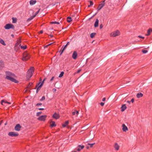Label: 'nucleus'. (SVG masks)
I'll list each match as a JSON object with an SVG mask.
<instances>
[{"label":"nucleus","mask_w":152,"mask_h":152,"mask_svg":"<svg viewBox=\"0 0 152 152\" xmlns=\"http://www.w3.org/2000/svg\"><path fill=\"white\" fill-rule=\"evenodd\" d=\"M4 102L5 103L8 104H11V102H7V101H6L4 99H3V100H1V104L2 105H3V103H4Z\"/></svg>","instance_id":"nucleus-20"},{"label":"nucleus","mask_w":152,"mask_h":152,"mask_svg":"<svg viewBox=\"0 0 152 152\" xmlns=\"http://www.w3.org/2000/svg\"><path fill=\"white\" fill-rule=\"evenodd\" d=\"M42 86L41 85H40L39 86H37V85H36V86L34 89H37L36 93H38V92L41 89Z\"/></svg>","instance_id":"nucleus-11"},{"label":"nucleus","mask_w":152,"mask_h":152,"mask_svg":"<svg viewBox=\"0 0 152 152\" xmlns=\"http://www.w3.org/2000/svg\"><path fill=\"white\" fill-rule=\"evenodd\" d=\"M37 109L39 110H44V108H38Z\"/></svg>","instance_id":"nucleus-58"},{"label":"nucleus","mask_w":152,"mask_h":152,"mask_svg":"<svg viewBox=\"0 0 152 152\" xmlns=\"http://www.w3.org/2000/svg\"><path fill=\"white\" fill-rule=\"evenodd\" d=\"M43 30H41L39 32V34H42L43 33Z\"/></svg>","instance_id":"nucleus-55"},{"label":"nucleus","mask_w":152,"mask_h":152,"mask_svg":"<svg viewBox=\"0 0 152 152\" xmlns=\"http://www.w3.org/2000/svg\"><path fill=\"white\" fill-rule=\"evenodd\" d=\"M40 10V8L39 9V10L35 13V14L34 15V16H35V17L36 16V15L38 14Z\"/></svg>","instance_id":"nucleus-42"},{"label":"nucleus","mask_w":152,"mask_h":152,"mask_svg":"<svg viewBox=\"0 0 152 152\" xmlns=\"http://www.w3.org/2000/svg\"><path fill=\"white\" fill-rule=\"evenodd\" d=\"M69 121H66L64 124H62V126L63 128L65 127L69 124Z\"/></svg>","instance_id":"nucleus-21"},{"label":"nucleus","mask_w":152,"mask_h":152,"mask_svg":"<svg viewBox=\"0 0 152 152\" xmlns=\"http://www.w3.org/2000/svg\"><path fill=\"white\" fill-rule=\"evenodd\" d=\"M137 97L140 98L143 96V94L141 93H138L137 94Z\"/></svg>","instance_id":"nucleus-26"},{"label":"nucleus","mask_w":152,"mask_h":152,"mask_svg":"<svg viewBox=\"0 0 152 152\" xmlns=\"http://www.w3.org/2000/svg\"><path fill=\"white\" fill-rule=\"evenodd\" d=\"M21 127L20 124H17L15 127V129L16 131H19L20 130Z\"/></svg>","instance_id":"nucleus-9"},{"label":"nucleus","mask_w":152,"mask_h":152,"mask_svg":"<svg viewBox=\"0 0 152 152\" xmlns=\"http://www.w3.org/2000/svg\"><path fill=\"white\" fill-rule=\"evenodd\" d=\"M34 68L33 66H31L28 70L26 75V77L28 80H29L33 75L34 72Z\"/></svg>","instance_id":"nucleus-2"},{"label":"nucleus","mask_w":152,"mask_h":152,"mask_svg":"<svg viewBox=\"0 0 152 152\" xmlns=\"http://www.w3.org/2000/svg\"><path fill=\"white\" fill-rule=\"evenodd\" d=\"M35 17V16H32L28 18L27 20V22H28L29 21L31 20L32 19H33Z\"/></svg>","instance_id":"nucleus-34"},{"label":"nucleus","mask_w":152,"mask_h":152,"mask_svg":"<svg viewBox=\"0 0 152 152\" xmlns=\"http://www.w3.org/2000/svg\"><path fill=\"white\" fill-rule=\"evenodd\" d=\"M114 147L116 151H118L119 149V146L117 143H115Z\"/></svg>","instance_id":"nucleus-19"},{"label":"nucleus","mask_w":152,"mask_h":152,"mask_svg":"<svg viewBox=\"0 0 152 152\" xmlns=\"http://www.w3.org/2000/svg\"><path fill=\"white\" fill-rule=\"evenodd\" d=\"M78 114L79 112L75 110H74V111L72 112V115H78Z\"/></svg>","instance_id":"nucleus-27"},{"label":"nucleus","mask_w":152,"mask_h":152,"mask_svg":"<svg viewBox=\"0 0 152 152\" xmlns=\"http://www.w3.org/2000/svg\"><path fill=\"white\" fill-rule=\"evenodd\" d=\"M138 37L140 38H141L142 39H144V37H142L141 35H139L138 36Z\"/></svg>","instance_id":"nucleus-51"},{"label":"nucleus","mask_w":152,"mask_h":152,"mask_svg":"<svg viewBox=\"0 0 152 152\" xmlns=\"http://www.w3.org/2000/svg\"><path fill=\"white\" fill-rule=\"evenodd\" d=\"M20 45L19 46H15V45L14 47V50H15L16 51H17L18 50L20 49Z\"/></svg>","instance_id":"nucleus-31"},{"label":"nucleus","mask_w":152,"mask_h":152,"mask_svg":"<svg viewBox=\"0 0 152 152\" xmlns=\"http://www.w3.org/2000/svg\"><path fill=\"white\" fill-rule=\"evenodd\" d=\"M99 104L101 106H103L104 104V103L103 102H101Z\"/></svg>","instance_id":"nucleus-48"},{"label":"nucleus","mask_w":152,"mask_h":152,"mask_svg":"<svg viewBox=\"0 0 152 152\" xmlns=\"http://www.w3.org/2000/svg\"><path fill=\"white\" fill-rule=\"evenodd\" d=\"M106 100V98L105 97L103 98L102 99V101L104 102Z\"/></svg>","instance_id":"nucleus-59"},{"label":"nucleus","mask_w":152,"mask_h":152,"mask_svg":"<svg viewBox=\"0 0 152 152\" xmlns=\"http://www.w3.org/2000/svg\"><path fill=\"white\" fill-rule=\"evenodd\" d=\"M96 34V33L94 32L91 33L90 35V37L91 38H93L94 37Z\"/></svg>","instance_id":"nucleus-29"},{"label":"nucleus","mask_w":152,"mask_h":152,"mask_svg":"<svg viewBox=\"0 0 152 152\" xmlns=\"http://www.w3.org/2000/svg\"><path fill=\"white\" fill-rule=\"evenodd\" d=\"M97 13H98V12L96 13L95 14H94L93 16H92L90 18H89V19L90 20V19H91L93 17H94L97 14Z\"/></svg>","instance_id":"nucleus-45"},{"label":"nucleus","mask_w":152,"mask_h":152,"mask_svg":"<svg viewBox=\"0 0 152 152\" xmlns=\"http://www.w3.org/2000/svg\"><path fill=\"white\" fill-rule=\"evenodd\" d=\"M20 48L23 50H25L27 48V46L26 45H25L24 46H21V44L20 45Z\"/></svg>","instance_id":"nucleus-30"},{"label":"nucleus","mask_w":152,"mask_h":152,"mask_svg":"<svg viewBox=\"0 0 152 152\" xmlns=\"http://www.w3.org/2000/svg\"><path fill=\"white\" fill-rule=\"evenodd\" d=\"M77 150L78 151H80L81 150H82L84 148V146L83 145H79L77 146Z\"/></svg>","instance_id":"nucleus-15"},{"label":"nucleus","mask_w":152,"mask_h":152,"mask_svg":"<svg viewBox=\"0 0 152 152\" xmlns=\"http://www.w3.org/2000/svg\"><path fill=\"white\" fill-rule=\"evenodd\" d=\"M103 26L102 24H101L100 25V29H101L103 27Z\"/></svg>","instance_id":"nucleus-50"},{"label":"nucleus","mask_w":152,"mask_h":152,"mask_svg":"<svg viewBox=\"0 0 152 152\" xmlns=\"http://www.w3.org/2000/svg\"><path fill=\"white\" fill-rule=\"evenodd\" d=\"M52 117L53 118L57 119L60 118V116L58 114L56 113H55L53 114Z\"/></svg>","instance_id":"nucleus-8"},{"label":"nucleus","mask_w":152,"mask_h":152,"mask_svg":"<svg viewBox=\"0 0 152 152\" xmlns=\"http://www.w3.org/2000/svg\"><path fill=\"white\" fill-rule=\"evenodd\" d=\"M47 115H42L37 118V120L41 121H45L46 120V118L47 117Z\"/></svg>","instance_id":"nucleus-7"},{"label":"nucleus","mask_w":152,"mask_h":152,"mask_svg":"<svg viewBox=\"0 0 152 152\" xmlns=\"http://www.w3.org/2000/svg\"><path fill=\"white\" fill-rule=\"evenodd\" d=\"M96 10H97V11L98 12L99 10H101V9L99 8L98 7H97L96 9Z\"/></svg>","instance_id":"nucleus-60"},{"label":"nucleus","mask_w":152,"mask_h":152,"mask_svg":"<svg viewBox=\"0 0 152 152\" xmlns=\"http://www.w3.org/2000/svg\"><path fill=\"white\" fill-rule=\"evenodd\" d=\"M12 23H15L17 22V19L16 18L12 17Z\"/></svg>","instance_id":"nucleus-28"},{"label":"nucleus","mask_w":152,"mask_h":152,"mask_svg":"<svg viewBox=\"0 0 152 152\" xmlns=\"http://www.w3.org/2000/svg\"><path fill=\"white\" fill-rule=\"evenodd\" d=\"M3 120H2L0 121V124H1L3 123Z\"/></svg>","instance_id":"nucleus-63"},{"label":"nucleus","mask_w":152,"mask_h":152,"mask_svg":"<svg viewBox=\"0 0 152 152\" xmlns=\"http://www.w3.org/2000/svg\"><path fill=\"white\" fill-rule=\"evenodd\" d=\"M48 36H49V38H51V37H53V35H51V34H50V35H49Z\"/></svg>","instance_id":"nucleus-52"},{"label":"nucleus","mask_w":152,"mask_h":152,"mask_svg":"<svg viewBox=\"0 0 152 152\" xmlns=\"http://www.w3.org/2000/svg\"><path fill=\"white\" fill-rule=\"evenodd\" d=\"M45 99V96H43L42 98L40 99V101H42L44 100Z\"/></svg>","instance_id":"nucleus-41"},{"label":"nucleus","mask_w":152,"mask_h":152,"mask_svg":"<svg viewBox=\"0 0 152 152\" xmlns=\"http://www.w3.org/2000/svg\"><path fill=\"white\" fill-rule=\"evenodd\" d=\"M31 56L29 53H25L23 54V56L22 58V60L23 61H27L30 59Z\"/></svg>","instance_id":"nucleus-3"},{"label":"nucleus","mask_w":152,"mask_h":152,"mask_svg":"<svg viewBox=\"0 0 152 152\" xmlns=\"http://www.w3.org/2000/svg\"><path fill=\"white\" fill-rule=\"evenodd\" d=\"M50 127L51 128H52L53 127L56 126V124L55 123V122L54 121H51L50 123Z\"/></svg>","instance_id":"nucleus-13"},{"label":"nucleus","mask_w":152,"mask_h":152,"mask_svg":"<svg viewBox=\"0 0 152 152\" xmlns=\"http://www.w3.org/2000/svg\"><path fill=\"white\" fill-rule=\"evenodd\" d=\"M130 101H131V102H132V103H133L134 101V98H132L131 99Z\"/></svg>","instance_id":"nucleus-53"},{"label":"nucleus","mask_w":152,"mask_h":152,"mask_svg":"<svg viewBox=\"0 0 152 152\" xmlns=\"http://www.w3.org/2000/svg\"><path fill=\"white\" fill-rule=\"evenodd\" d=\"M105 0L103 1H102L101 3L99 4L98 7L100 8L101 9L104 6Z\"/></svg>","instance_id":"nucleus-12"},{"label":"nucleus","mask_w":152,"mask_h":152,"mask_svg":"<svg viewBox=\"0 0 152 152\" xmlns=\"http://www.w3.org/2000/svg\"><path fill=\"white\" fill-rule=\"evenodd\" d=\"M67 46L66 45L64 47V48L63 47V49H64V50H65L66 48H67Z\"/></svg>","instance_id":"nucleus-56"},{"label":"nucleus","mask_w":152,"mask_h":152,"mask_svg":"<svg viewBox=\"0 0 152 152\" xmlns=\"http://www.w3.org/2000/svg\"><path fill=\"white\" fill-rule=\"evenodd\" d=\"M152 32V28H149L147 30V36H149V35Z\"/></svg>","instance_id":"nucleus-23"},{"label":"nucleus","mask_w":152,"mask_h":152,"mask_svg":"<svg viewBox=\"0 0 152 152\" xmlns=\"http://www.w3.org/2000/svg\"><path fill=\"white\" fill-rule=\"evenodd\" d=\"M4 62L2 60H0V67L3 68L4 67Z\"/></svg>","instance_id":"nucleus-18"},{"label":"nucleus","mask_w":152,"mask_h":152,"mask_svg":"<svg viewBox=\"0 0 152 152\" xmlns=\"http://www.w3.org/2000/svg\"><path fill=\"white\" fill-rule=\"evenodd\" d=\"M127 102L129 104H130L131 103V101H127Z\"/></svg>","instance_id":"nucleus-64"},{"label":"nucleus","mask_w":152,"mask_h":152,"mask_svg":"<svg viewBox=\"0 0 152 152\" xmlns=\"http://www.w3.org/2000/svg\"><path fill=\"white\" fill-rule=\"evenodd\" d=\"M66 19L67 22L69 23L71 22L72 20V18L70 17H68Z\"/></svg>","instance_id":"nucleus-24"},{"label":"nucleus","mask_w":152,"mask_h":152,"mask_svg":"<svg viewBox=\"0 0 152 152\" xmlns=\"http://www.w3.org/2000/svg\"><path fill=\"white\" fill-rule=\"evenodd\" d=\"M42 113V112H37V114H36V115L37 116H39V115L41 114Z\"/></svg>","instance_id":"nucleus-44"},{"label":"nucleus","mask_w":152,"mask_h":152,"mask_svg":"<svg viewBox=\"0 0 152 152\" xmlns=\"http://www.w3.org/2000/svg\"><path fill=\"white\" fill-rule=\"evenodd\" d=\"M37 2V1L35 0H31L30 1L29 3L31 5H33L35 4Z\"/></svg>","instance_id":"nucleus-22"},{"label":"nucleus","mask_w":152,"mask_h":152,"mask_svg":"<svg viewBox=\"0 0 152 152\" xmlns=\"http://www.w3.org/2000/svg\"><path fill=\"white\" fill-rule=\"evenodd\" d=\"M33 83L32 82L29 83H28V86L27 87V88L28 89H30V90H29V92H31V91L30 90V89H31L30 87H31V85H33Z\"/></svg>","instance_id":"nucleus-25"},{"label":"nucleus","mask_w":152,"mask_h":152,"mask_svg":"<svg viewBox=\"0 0 152 152\" xmlns=\"http://www.w3.org/2000/svg\"><path fill=\"white\" fill-rule=\"evenodd\" d=\"M127 108L126 104H123L122 105L121 107V112L124 111Z\"/></svg>","instance_id":"nucleus-16"},{"label":"nucleus","mask_w":152,"mask_h":152,"mask_svg":"<svg viewBox=\"0 0 152 152\" xmlns=\"http://www.w3.org/2000/svg\"><path fill=\"white\" fill-rule=\"evenodd\" d=\"M142 51L143 53L145 54L147 53L148 50H142Z\"/></svg>","instance_id":"nucleus-40"},{"label":"nucleus","mask_w":152,"mask_h":152,"mask_svg":"<svg viewBox=\"0 0 152 152\" xmlns=\"http://www.w3.org/2000/svg\"><path fill=\"white\" fill-rule=\"evenodd\" d=\"M95 144V143H88V145H90V148H92L93 145Z\"/></svg>","instance_id":"nucleus-37"},{"label":"nucleus","mask_w":152,"mask_h":152,"mask_svg":"<svg viewBox=\"0 0 152 152\" xmlns=\"http://www.w3.org/2000/svg\"><path fill=\"white\" fill-rule=\"evenodd\" d=\"M21 42V41H18L15 43V46H19V45L20 43Z\"/></svg>","instance_id":"nucleus-39"},{"label":"nucleus","mask_w":152,"mask_h":152,"mask_svg":"<svg viewBox=\"0 0 152 152\" xmlns=\"http://www.w3.org/2000/svg\"><path fill=\"white\" fill-rule=\"evenodd\" d=\"M122 129L123 132H126V131H128V129L127 127L124 124H123L122 125Z\"/></svg>","instance_id":"nucleus-14"},{"label":"nucleus","mask_w":152,"mask_h":152,"mask_svg":"<svg viewBox=\"0 0 152 152\" xmlns=\"http://www.w3.org/2000/svg\"><path fill=\"white\" fill-rule=\"evenodd\" d=\"M89 1L90 3V5L91 6L93 5L94 4L93 2L91 1Z\"/></svg>","instance_id":"nucleus-47"},{"label":"nucleus","mask_w":152,"mask_h":152,"mask_svg":"<svg viewBox=\"0 0 152 152\" xmlns=\"http://www.w3.org/2000/svg\"><path fill=\"white\" fill-rule=\"evenodd\" d=\"M54 42H53V43H50V44H48L47 45H48V47L49 46H50V45H51Z\"/></svg>","instance_id":"nucleus-61"},{"label":"nucleus","mask_w":152,"mask_h":152,"mask_svg":"<svg viewBox=\"0 0 152 152\" xmlns=\"http://www.w3.org/2000/svg\"><path fill=\"white\" fill-rule=\"evenodd\" d=\"M69 43H70L69 42H68L67 43H66V45L67 46L68 45H69Z\"/></svg>","instance_id":"nucleus-62"},{"label":"nucleus","mask_w":152,"mask_h":152,"mask_svg":"<svg viewBox=\"0 0 152 152\" xmlns=\"http://www.w3.org/2000/svg\"><path fill=\"white\" fill-rule=\"evenodd\" d=\"M64 72H61L60 74L58 76V77L59 78H61L64 75Z\"/></svg>","instance_id":"nucleus-36"},{"label":"nucleus","mask_w":152,"mask_h":152,"mask_svg":"<svg viewBox=\"0 0 152 152\" xmlns=\"http://www.w3.org/2000/svg\"><path fill=\"white\" fill-rule=\"evenodd\" d=\"M56 89L55 88H54L53 89V92L54 93L56 92Z\"/></svg>","instance_id":"nucleus-57"},{"label":"nucleus","mask_w":152,"mask_h":152,"mask_svg":"<svg viewBox=\"0 0 152 152\" xmlns=\"http://www.w3.org/2000/svg\"><path fill=\"white\" fill-rule=\"evenodd\" d=\"M5 74H6V79L13 82L15 83H19V81L14 78V77H16L15 75L14 74L9 71H6Z\"/></svg>","instance_id":"nucleus-1"},{"label":"nucleus","mask_w":152,"mask_h":152,"mask_svg":"<svg viewBox=\"0 0 152 152\" xmlns=\"http://www.w3.org/2000/svg\"><path fill=\"white\" fill-rule=\"evenodd\" d=\"M4 28L5 29L7 30L10 29L14 30L15 28L14 25L11 23H8L6 24L4 26Z\"/></svg>","instance_id":"nucleus-4"},{"label":"nucleus","mask_w":152,"mask_h":152,"mask_svg":"<svg viewBox=\"0 0 152 152\" xmlns=\"http://www.w3.org/2000/svg\"><path fill=\"white\" fill-rule=\"evenodd\" d=\"M0 42L1 44L4 45H5L6 44L5 43L4 40L1 39H0Z\"/></svg>","instance_id":"nucleus-32"},{"label":"nucleus","mask_w":152,"mask_h":152,"mask_svg":"<svg viewBox=\"0 0 152 152\" xmlns=\"http://www.w3.org/2000/svg\"><path fill=\"white\" fill-rule=\"evenodd\" d=\"M54 77L53 76V77L51 78L50 79V82H51L54 79Z\"/></svg>","instance_id":"nucleus-54"},{"label":"nucleus","mask_w":152,"mask_h":152,"mask_svg":"<svg viewBox=\"0 0 152 152\" xmlns=\"http://www.w3.org/2000/svg\"><path fill=\"white\" fill-rule=\"evenodd\" d=\"M65 50L63 48V47H62L61 50L59 51V52L60 53H63L64 52V51Z\"/></svg>","instance_id":"nucleus-43"},{"label":"nucleus","mask_w":152,"mask_h":152,"mask_svg":"<svg viewBox=\"0 0 152 152\" xmlns=\"http://www.w3.org/2000/svg\"><path fill=\"white\" fill-rule=\"evenodd\" d=\"M51 24H59L60 23L58 22L57 21H52L50 22Z\"/></svg>","instance_id":"nucleus-35"},{"label":"nucleus","mask_w":152,"mask_h":152,"mask_svg":"<svg viewBox=\"0 0 152 152\" xmlns=\"http://www.w3.org/2000/svg\"><path fill=\"white\" fill-rule=\"evenodd\" d=\"M46 79H47L46 78V77L43 80V81H42V83H41V84L40 85L42 86L44 83L45 81V80Z\"/></svg>","instance_id":"nucleus-38"},{"label":"nucleus","mask_w":152,"mask_h":152,"mask_svg":"<svg viewBox=\"0 0 152 152\" xmlns=\"http://www.w3.org/2000/svg\"><path fill=\"white\" fill-rule=\"evenodd\" d=\"M120 35V31L117 30L116 31H115L111 33L110 34V36L112 37H115L117 36H119Z\"/></svg>","instance_id":"nucleus-5"},{"label":"nucleus","mask_w":152,"mask_h":152,"mask_svg":"<svg viewBox=\"0 0 152 152\" xmlns=\"http://www.w3.org/2000/svg\"><path fill=\"white\" fill-rule=\"evenodd\" d=\"M81 71V69H79L77 72H75V74L78 73H80Z\"/></svg>","instance_id":"nucleus-46"},{"label":"nucleus","mask_w":152,"mask_h":152,"mask_svg":"<svg viewBox=\"0 0 152 152\" xmlns=\"http://www.w3.org/2000/svg\"><path fill=\"white\" fill-rule=\"evenodd\" d=\"M8 135L12 137H16L18 136L19 134L15 132H9Z\"/></svg>","instance_id":"nucleus-6"},{"label":"nucleus","mask_w":152,"mask_h":152,"mask_svg":"<svg viewBox=\"0 0 152 152\" xmlns=\"http://www.w3.org/2000/svg\"><path fill=\"white\" fill-rule=\"evenodd\" d=\"M77 53L76 51H74L72 56V58L74 59H76L77 56Z\"/></svg>","instance_id":"nucleus-10"},{"label":"nucleus","mask_w":152,"mask_h":152,"mask_svg":"<svg viewBox=\"0 0 152 152\" xmlns=\"http://www.w3.org/2000/svg\"><path fill=\"white\" fill-rule=\"evenodd\" d=\"M42 104V103H38L36 104V106H41Z\"/></svg>","instance_id":"nucleus-49"},{"label":"nucleus","mask_w":152,"mask_h":152,"mask_svg":"<svg viewBox=\"0 0 152 152\" xmlns=\"http://www.w3.org/2000/svg\"><path fill=\"white\" fill-rule=\"evenodd\" d=\"M99 23V20L98 19H96L94 24V27L95 28H97L98 26Z\"/></svg>","instance_id":"nucleus-17"},{"label":"nucleus","mask_w":152,"mask_h":152,"mask_svg":"<svg viewBox=\"0 0 152 152\" xmlns=\"http://www.w3.org/2000/svg\"><path fill=\"white\" fill-rule=\"evenodd\" d=\"M42 79L41 77L39 78L38 83H37L36 85L39 86L42 82Z\"/></svg>","instance_id":"nucleus-33"}]
</instances>
